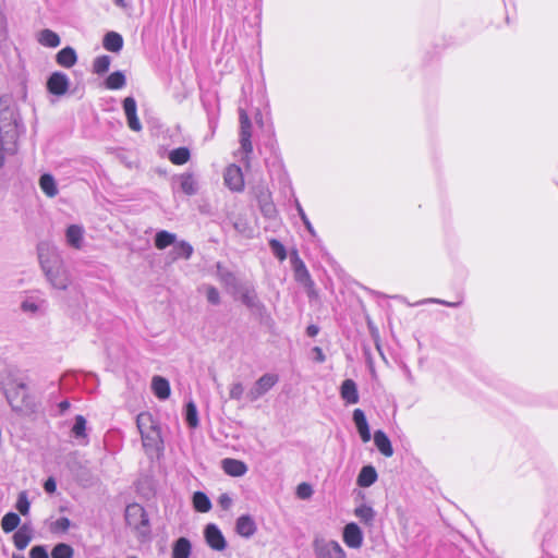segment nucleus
Returning a JSON list of instances; mask_svg holds the SVG:
<instances>
[{
	"mask_svg": "<svg viewBox=\"0 0 558 558\" xmlns=\"http://www.w3.org/2000/svg\"><path fill=\"white\" fill-rule=\"evenodd\" d=\"M39 186L48 197H54L59 192L54 178L49 173L40 177Z\"/></svg>",
	"mask_w": 558,
	"mask_h": 558,
	"instance_id": "29",
	"label": "nucleus"
},
{
	"mask_svg": "<svg viewBox=\"0 0 558 558\" xmlns=\"http://www.w3.org/2000/svg\"><path fill=\"white\" fill-rule=\"evenodd\" d=\"M174 247L172 250L173 259L184 258L189 259L193 254V247L190 243L185 241H180L173 244Z\"/></svg>",
	"mask_w": 558,
	"mask_h": 558,
	"instance_id": "32",
	"label": "nucleus"
},
{
	"mask_svg": "<svg viewBox=\"0 0 558 558\" xmlns=\"http://www.w3.org/2000/svg\"><path fill=\"white\" fill-rule=\"evenodd\" d=\"M110 62L111 60L108 56L97 57L93 62L94 72L97 74H102L107 72L109 70Z\"/></svg>",
	"mask_w": 558,
	"mask_h": 558,
	"instance_id": "40",
	"label": "nucleus"
},
{
	"mask_svg": "<svg viewBox=\"0 0 558 558\" xmlns=\"http://www.w3.org/2000/svg\"><path fill=\"white\" fill-rule=\"evenodd\" d=\"M295 207H296L299 216H300L301 220L303 221L305 228L313 236H315L316 231H315L314 227L312 226L311 221L308 220V218H307L304 209L302 208L301 204L299 203V201H295Z\"/></svg>",
	"mask_w": 558,
	"mask_h": 558,
	"instance_id": "47",
	"label": "nucleus"
},
{
	"mask_svg": "<svg viewBox=\"0 0 558 558\" xmlns=\"http://www.w3.org/2000/svg\"><path fill=\"white\" fill-rule=\"evenodd\" d=\"M37 252L40 267L50 286L53 289L66 290L72 282L71 275L58 248L48 242H41Z\"/></svg>",
	"mask_w": 558,
	"mask_h": 558,
	"instance_id": "1",
	"label": "nucleus"
},
{
	"mask_svg": "<svg viewBox=\"0 0 558 558\" xmlns=\"http://www.w3.org/2000/svg\"><path fill=\"white\" fill-rule=\"evenodd\" d=\"M313 495V488L307 483H301L296 487V496L300 499L306 500L310 499Z\"/></svg>",
	"mask_w": 558,
	"mask_h": 558,
	"instance_id": "49",
	"label": "nucleus"
},
{
	"mask_svg": "<svg viewBox=\"0 0 558 558\" xmlns=\"http://www.w3.org/2000/svg\"><path fill=\"white\" fill-rule=\"evenodd\" d=\"M33 538V529L29 524H23L13 535V542L17 549H25Z\"/></svg>",
	"mask_w": 558,
	"mask_h": 558,
	"instance_id": "20",
	"label": "nucleus"
},
{
	"mask_svg": "<svg viewBox=\"0 0 558 558\" xmlns=\"http://www.w3.org/2000/svg\"><path fill=\"white\" fill-rule=\"evenodd\" d=\"M218 504L222 509L228 510L232 506V498L228 494H221Z\"/></svg>",
	"mask_w": 558,
	"mask_h": 558,
	"instance_id": "53",
	"label": "nucleus"
},
{
	"mask_svg": "<svg viewBox=\"0 0 558 558\" xmlns=\"http://www.w3.org/2000/svg\"><path fill=\"white\" fill-rule=\"evenodd\" d=\"M270 248L276 257L280 260L286 259L287 253L284 246L278 240H270L269 242Z\"/></svg>",
	"mask_w": 558,
	"mask_h": 558,
	"instance_id": "48",
	"label": "nucleus"
},
{
	"mask_svg": "<svg viewBox=\"0 0 558 558\" xmlns=\"http://www.w3.org/2000/svg\"><path fill=\"white\" fill-rule=\"evenodd\" d=\"M177 236L174 233L166 230L158 231L155 235V246L158 250H165L166 247L175 243Z\"/></svg>",
	"mask_w": 558,
	"mask_h": 558,
	"instance_id": "31",
	"label": "nucleus"
},
{
	"mask_svg": "<svg viewBox=\"0 0 558 558\" xmlns=\"http://www.w3.org/2000/svg\"><path fill=\"white\" fill-rule=\"evenodd\" d=\"M102 45L108 51L119 52L123 47V38L116 32H109L105 35Z\"/></svg>",
	"mask_w": 558,
	"mask_h": 558,
	"instance_id": "26",
	"label": "nucleus"
},
{
	"mask_svg": "<svg viewBox=\"0 0 558 558\" xmlns=\"http://www.w3.org/2000/svg\"><path fill=\"white\" fill-rule=\"evenodd\" d=\"M3 25H4V19H3L2 13L0 12V29L3 28Z\"/></svg>",
	"mask_w": 558,
	"mask_h": 558,
	"instance_id": "59",
	"label": "nucleus"
},
{
	"mask_svg": "<svg viewBox=\"0 0 558 558\" xmlns=\"http://www.w3.org/2000/svg\"><path fill=\"white\" fill-rule=\"evenodd\" d=\"M193 506L199 512H208L211 509V502L209 498L202 492L194 493Z\"/></svg>",
	"mask_w": 558,
	"mask_h": 558,
	"instance_id": "35",
	"label": "nucleus"
},
{
	"mask_svg": "<svg viewBox=\"0 0 558 558\" xmlns=\"http://www.w3.org/2000/svg\"><path fill=\"white\" fill-rule=\"evenodd\" d=\"M354 513L360 520L366 523L373 521L374 519V510L365 505L357 507Z\"/></svg>",
	"mask_w": 558,
	"mask_h": 558,
	"instance_id": "41",
	"label": "nucleus"
},
{
	"mask_svg": "<svg viewBox=\"0 0 558 558\" xmlns=\"http://www.w3.org/2000/svg\"><path fill=\"white\" fill-rule=\"evenodd\" d=\"M85 430H86V420L84 418V416L77 415L75 417V423L72 428V432L76 438H80V437L86 436Z\"/></svg>",
	"mask_w": 558,
	"mask_h": 558,
	"instance_id": "42",
	"label": "nucleus"
},
{
	"mask_svg": "<svg viewBox=\"0 0 558 558\" xmlns=\"http://www.w3.org/2000/svg\"><path fill=\"white\" fill-rule=\"evenodd\" d=\"M13 558H25V557H23V556H15L14 555Z\"/></svg>",
	"mask_w": 558,
	"mask_h": 558,
	"instance_id": "61",
	"label": "nucleus"
},
{
	"mask_svg": "<svg viewBox=\"0 0 558 558\" xmlns=\"http://www.w3.org/2000/svg\"><path fill=\"white\" fill-rule=\"evenodd\" d=\"M295 277L299 281H305L310 279L308 271L302 263L295 268Z\"/></svg>",
	"mask_w": 558,
	"mask_h": 558,
	"instance_id": "52",
	"label": "nucleus"
},
{
	"mask_svg": "<svg viewBox=\"0 0 558 558\" xmlns=\"http://www.w3.org/2000/svg\"><path fill=\"white\" fill-rule=\"evenodd\" d=\"M232 295L239 296L241 302L252 311H262L264 305L258 300L255 289L251 284H241Z\"/></svg>",
	"mask_w": 558,
	"mask_h": 558,
	"instance_id": "8",
	"label": "nucleus"
},
{
	"mask_svg": "<svg viewBox=\"0 0 558 558\" xmlns=\"http://www.w3.org/2000/svg\"><path fill=\"white\" fill-rule=\"evenodd\" d=\"M353 422L357 428L362 441L368 442L371 440V432L365 414L361 409H355L353 411Z\"/></svg>",
	"mask_w": 558,
	"mask_h": 558,
	"instance_id": "19",
	"label": "nucleus"
},
{
	"mask_svg": "<svg viewBox=\"0 0 558 558\" xmlns=\"http://www.w3.org/2000/svg\"><path fill=\"white\" fill-rule=\"evenodd\" d=\"M244 393V386L240 381H234L229 387V398L231 400H241Z\"/></svg>",
	"mask_w": 558,
	"mask_h": 558,
	"instance_id": "44",
	"label": "nucleus"
},
{
	"mask_svg": "<svg viewBox=\"0 0 558 558\" xmlns=\"http://www.w3.org/2000/svg\"><path fill=\"white\" fill-rule=\"evenodd\" d=\"M185 421L191 428H196L199 424L197 408L193 401L186 403Z\"/></svg>",
	"mask_w": 558,
	"mask_h": 558,
	"instance_id": "37",
	"label": "nucleus"
},
{
	"mask_svg": "<svg viewBox=\"0 0 558 558\" xmlns=\"http://www.w3.org/2000/svg\"><path fill=\"white\" fill-rule=\"evenodd\" d=\"M240 123H241L240 134H244V132L251 133L252 123H251V120H250L247 113L243 109H240Z\"/></svg>",
	"mask_w": 558,
	"mask_h": 558,
	"instance_id": "50",
	"label": "nucleus"
},
{
	"mask_svg": "<svg viewBox=\"0 0 558 558\" xmlns=\"http://www.w3.org/2000/svg\"><path fill=\"white\" fill-rule=\"evenodd\" d=\"M8 402L13 411L29 415L37 411L38 403L28 391L24 384H19L7 395Z\"/></svg>",
	"mask_w": 558,
	"mask_h": 558,
	"instance_id": "3",
	"label": "nucleus"
},
{
	"mask_svg": "<svg viewBox=\"0 0 558 558\" xmlns=\"http://www.w3.org/2000/svg\"><path fill=\"white\" fill-rule=\"evenodd\" d=\"M136 424L145 447H153L158 444L160 434L149 413L138 414Z\"/></svg>",
	"mask_w": 558,
	"mask_h": 558,
	"instance_id": "6",
	"label": "nucleus"
},
{
	"mask_svg": "<svg viewBox=\"0 0 558 558\" xmlns=\"http://www.w3.org/2000/svg\"><path fill=\"white\" fill-rule=\"evenodd\" d=\"M422 303H437V304H442V305L450 306V307H456V306L460 305V302L452 303V302H447V301L439 300V299H428V300L422 301Z\"/></svg>",
	"mask_w": 558,
	"mask_h": 558,
	"instance_id": "55",
	"label": "nucleus"
},
{
	"mask_svg": "<svg viewBox=\"0 0 558 558\" xmlns=\"http://www.w3.org/2000/svg\"><path fill=\"white\" fill-rule=\"evenodd\" d=\"M21 523L19 514L15 512H8L1 519V529L4 533L13 532Z\"/></svg>",
	"mask_w": 558,
	"mask_h": 558,
	"instance_id": "33",
	"label": "nucleus"
},
{
	"mask_svg": "<svg viewBox=\"0 0 558 558\" xmlns=\"http://www.w3.org/2000/svg\"><path fill=\"white\" fill-rule=\"evenodd\" d=\"M374 442L379 452L385 457H391L393 454L391 441L383 430H376L374 433Z\"/></svg>",
	"mask_w": 558,
	"mask_h": 558,
	"instance_id": "22",
	"label": "nucleus"
},
{
	"mask_svg": "<svg viewBox=\"0 0 558 558\" xmlns=\"http://www.w3.org/2000/svg\"><path fill=\"white\" fill-rule=\"evenodd\" d=\"M52 558H72L73 557V548L64 543H60L56 545L51 551Z\"/></svg>",
	"mask_w": 558,
	"mask_h": 558,
	"instance_id": "39",
	"label": "nucleus"
},
{
	"mask_svg": "<svg viewBox=\"0 0 558 558\" xmlns=\"http://www.w3.org/2000/svg\"><path fill=\"white\" fill-rule=\"evenodd\" d=\"M15 509L22 514L27 515L31 509V501L28 500L27 493L25 490L21 492L17 496V500L15 504Z\"/></svg>",
	"mask_w": 558,
	"mask_h": 558,
	"instance_id": "38",
	"label": "nucleus"
},
{
	"mask_svg": "<svg viewBox=\"0 0 558 558\" xmlns=\"http://www.w3.org/2000/svg\"><path fill=\"white\" fill-rule=\"evenodd\" d=\"M125 83V76L121 71L111 73L106 80V86L109 89H121Z\"/></svg>",
	"mask_w": 558,
	"mask_h": 558,
	"instance_id": "36",
	"label": "nucleus"
},
{
	"mask_svg": "<svg viewBox=\"0 0 558 558\" xmlns=\"http://www.w3.org/2000/svg\"><path fill=\"white\" fill-rule=\"evenodd\" d=\"M123 109L126 116L128 125L132 131L138 132L142 130V124L136 114V101L133 97H126L123 100Z\"/></svg>",
	"mask_w": 558,
	"mask_h": 558,
	"instance_id": "15",
	"label": "nucleus"
},
{
	"mask_svg": "<svg viewBox=\"0 0 558 558\" xmlns=\"http://www.w3.org/2000/svg\"><path fill=\"white\" fill-rule=\"evenodd\" d=\"M22 130L21 119L10 98H0V168L7 154H13Z\"/></svg>",
	"mask_w": 558,
	"mask_h": 558,
	"instance_id": "2",
	"label": "nucleus"
},
{
	"mask_svg": "<svg viewBox=\"0 0 558 558\" xmlns=\"http://www.w3.org/2000/svg\"><path fill=\"white\" fill-rule=\"evenodd\" d=\"M279 380L277 374L266 373L260 376L246 393V398L251 402H255L265 396Z\"/></svg>",
	"mask_w": 558,
	"mask_h": 558,
	"instance_id": "7",
	"label": "nucleus"
},
{
	"mask_svg": "<svg viewBox=\"0 0 558 558\" xmlns=\"http://www.w3.org/2000/svg\"><path fill=\"white\" fill-rule=\"evenodd\" d=\"M151 390L154 395L160 399L166 400L170 396V384L168 379L161 377V376H154L151 379Z\"/></svg>",
	"mask_w": 558,
	"mask_h": 558,
	"instance_id": "21",
	"label": "nucleus"
},
{
	"mask_svg": "<svg viewBox=\"0 0 558 558\" xmlns=\"http://www.w3.org/2000/svg\"><path fill=\"white\" fill-rule=\"evenodd\" d=\"M204 535H205L207 545L211 549L217 550V551H221V550L226 549L227 541L216 524H214V523L207 524L205 527V531H204Z\"/></svg>",
	"mask_w": 558,
	"mask_h": 558,
	"instance_id": "10",
	"label": "nucleus"
},
{
	"mask_svg": "<svg viewBox=\"0 0 558 558\" xmlns=\"http://www.w3.org/2000/svg\"><path fill=\"white\" fill-rule=\"evenodd\" d=\"M191 154L186 147H179L169 153V160L173 165H184L190 160Z\"/></svg>",
	"mask_w": 558,
	"mask_h": 558,
	"instance_id": "34",
	"label": "nucleus"
},
{
	"mask_svg": "<svg viewBox=\"0 0 558 558\" xmlns=\"http://www.w3.org/2000/svg\"><path fill=\"white\" fill-rule=\"evenodd\" d=\"M218 279L232 294L241 284H239L236 277L229 270L218 266Z\"/></svg>",
	"mask_w": 558,
	"mask_h": 558,
	"instance_id": "25",
	"label": "nucleus"
},
{
	"mask_svg": "<svg viewBox=\"0 0 558 558\" xmlns=\"http://www.w3.org/2000/svg\"><path fill=\"white\" fill-rule=\"evenodd\" d=\"M181 191L186 195H194L198 191V184L192 173H182L178 177Z\"/></svg>",
	"mask_w": 558,
	"mask_h": 558,
	"instance_id": "23",
	"label": "nucleus"
},
{
	"mask_svg": "<svg viewBox=\"0 0 558 558\" xmlns=\"http://www.w3.org/2000/svg\"><path fill=\"white\" fill-rule=\"evenodd\" d=\"M315 558H347V553L335 539L316 536L313 541Z\"/></svg>",
	"mask_w": 558,
	"mask_h": 558,
	"instance_id": "5",
	"label": "nucleus"
},
{
	"mask_svg": "<svg viewBox=\"0 0 558 558\" xmlns=\"http://www.w3.org/2000/svg\"><path fill=\"white\" fill-rule=\"evenodd\" d=\"M114 3L118 5H123L124 1L123 0H114Z\"/></svg>",
	"mask_w": 558,
	"mask_h": 558,
	"instance_id": "60",
	"label": "nucleus"
},
{
	"mask_svg": "<svg viewBox=\"0 0 558 558\" xmlns=\"http://www.w3.org/2000/svg\"><path fill=\"white\" fill-rule=\"evenodd\" d=\"M314 351L317 353V360H318L319 362H324V361H325V355H324V353H323L322 349H320V348H318V347H316V348L314 349Z\"/></svg>",
	"mask_w": 558,
	"mask_h": 558,
	"instance_id": "58",
	"label": "nucleus"
},
{
	"mask_svg": "<svg viewBox=\"0 0 558 558\" xmlns=\"http://www.w3.org/2000/svg\"><path fill=\"white\" fill-rule=\"evenodd\" d=\"M203 289H204L206 299L209 303H211L214 305H218L220 303V295H219L218 290L215 287L205 286Z\"/></svg>",
	"mask_w": 558,
	"mask_h": 558,
	"instance_id": "46",
	"label": "nucleus"
},
{
	"mask_svg": "<svg viewBox=\"0 0 558 558\" xmlns=\"http://www.w3.org/2000/svg\"><path fill=\"white\" fill-rule=\"evenodd\" d=\"M225 184L234 192H241L244 187V178L242 170L236 165H230L223 173Z\"/></svg>",
	"mask_w": 558,
	"mask_h": 558,
	"instance_id": "9",
	"label": "nucleus"
},
{
	"mask_svg": "<svg viewBox=\"0 0 558 558\" xmlns=\"http://www.w3.org/2000/svg\"><path fill=\"white\" fill-rule=\"evenodd\" d=\"M70 86V80L66 74L62 72H54L50 75L47 82L48 90L57 96L64 95Z\"/></svg>",
	"mask_w": 558,
	"mask_h": 558,
	"instance_id": "11",
	"label": "nucleus"
},
{
	"mask_svg": "<svg viewBox=\"0 0 558 558\" xmlns=\"http://www.w3.org/2000/svg\"><path fill=\"white\" fill-rule=\"evenodd\" d=\"M57 62L59 65L64 68H71L76 63V52L71 47H65L57 53Z\"/></svg>",
	"mask_w": 558,
	"mask_h": 558,
	"instance_id": "27",
	"label": "nucleus"
},
{
	"mask_svg": "<svg viewBox=\"0 0 558 558\" xmlns=\"http://www.w3.org/2000/svg\"><path fill=\"white\" fill-rule=\"evenodd\" d=\"M29 558H49L47 549L41 546H34L29 551Z\"/></svg>",
	"mask_w": 558,
	"mask_h": 558,
	"instance_id": "51",
	"label": "nucleus"
},
{
	"mask_svg": "<svg viewBox=\"0 0 558 558\" xmlns=\"http://www.w3.org/2000/svg\"><path fill=\"white\" fill-rule=\"evenodd\" d=\"M340 396L348 404H355L359 402L357 386L354 380L345 379L340 387Z\"/></svg>",
	"mask_w": 558,
	"mask_h": 558,
	"instance_id": "18",
	"label": "nucleus"
},
{
	"mask_svg": "<svg viewBox=\"0 0 558 558\" xmlns=\"http://www.w3.org/2000/svg\"><path fill=\"white\" fill-rule=\"evenodd\" d=\"M251 133L244 132V134H240V144L241 149L244 153L245 157L243 159H246L247 156L252 153L253 146L251 142Z\"/></svg>",
	"mask_w": 558,
	"mask_h": 558,
	"instance_id": "45",
	"label": "nucleus"
},
{
	"mask_svg": "<svg viewBox=\"0 0 558 558\" xmlns=\"http://www.w3.org/2000/svg\"><path fill=\"white\" fill-rule=\"evenodd\" d=\"M58 408H59V411H60V414H63L65 411L69 410L70 408V402L66 401V400H63L61 401L59 404H58Z\"/></svg>",
	"mask_w": 558,
	"mask_h": 558,
	"instance_id": "56",
	"label": "nucleus"
},
{
	"mask_svg": "<svg viewBox=\"0 0 558 558\" xmlns=\"http://www.w3.org/2000/svg\"><path fill=\"white\" fill-rule=\"evenodd\" d=\"M256 530V523L251 515L243 514L236 519L235 531L240 536L250 538L255 534Z\"/></svg>",
	"mask_w": 558,
	"mask_h": 558,
	"instance_id": "16",
	"label": "nucleus"
},
{
	"mask_svg": "<svg viewBox=\"0 0 558 558\" xmlns=\"http://www.w3.org/2000/svg\"><path fill=\"white\" fill-rule=\"evenodd\" d=\"M21 310L31 315L44 314L47 310V301L39 295H28L22 301Z\"/></svg>",
	"mask_w": 558,
	"mask_h": 558,
	"instance_id": "12",
	"label": "nucleus"
},
{
	"mask_svg": "<svg viewBox=\"0 0 558 558\" xmlns=\"http://www.w3.org/2000/svg\"><path fill=\"white\" fill-rule=\"evenodd\" d=\"M306 331L310 337H315L318 333V327L315 325H311L307 327Z\"/></svg>",
	"mask_w": 558,
	"mask_h": 558,
	"instance_id": "57",
	"label": "nucleus"
},
{
	"mask_svg": "<svg viewBox=\"0 0 558 558\" xmlns=\"http://www.w3.org/2000/svg\"><path fill=\"white\" fill-rule=\"evenodd\" d=\"M84 234L85 230L80 225H70L65 230V242L74 248L81 250L84 246Z\"/></svg>",
	"mask_w": 558,
	"mask_h": 558,
	"instance_id": "14",
	"label": "nucleus"
},
{
	"mask_svg": "<svg viewBox=\"0 0 558 558\" xmlns=\"http://www.w3.org/2000/svg\"><path fill=\"white\" fill-rule=\"evenodd\" d=\"M343 542L350 548L357 549L363 544V533L357 524L349 523L343 529Z\"/></svg>",
	"mask_w": 558,
	"mask_h": 558,
	"instance_id": "13",
	"label": "nucleus"
},
{
	"mask_svg": "<svg viewBox=\"0 0 558 558\" xmlns=\"http://www.w3.org/2000/svg\"><path fill=\"white\" fill-rule=\"evenodd\" d=\"M44 489L48 493V494H53L57 489V483L54 481L53 477H49L46 480L45 484H44Z\"/></svg>",
	"mask_w": 558,
	"mask_h": 558,
	"instance_id": "54",
	"label": "nucleus"
},
{
	"mask_svg": "<svg viewBox=\"0 0 558 558\" xmlns=\"http://www.w3.org/2000/svg\"><path fill=\"white\" fill-rule=\"evenodd\" d=\"M125 521L130 527L141 536L149 533L148 517L145 509L138 504H131L125 509Z\"/></svg>",
	"mask_w": 558,
	"mask_h": 558,
	"instance_id": "4",
	"label": "nucleus"
},
{
	"mask_svg": "<svg viewBox=\"0 0 558 558\" xmlns=\"http://www.w3.org/2000/svg\"><path fill=\"white\" fill-rule=\"evenodd\" d=\"M377 472L374 466L366 465L363 466L357 476V485L360 487H369L377 481Z\"/></svg>",
	"mask_w": 558,
	"mask_h": 558,
	"instance_id": "24",
	"label": "nucleus"
},
{
	"mask_svg": "<svg viewBox=\"0 0 558 558\" xmlns=\"http://www.w3.org/2000/svg\"><path fill=\"white\" fill-rule=\"evenodd\" d=\"M221 468L226 474L234 477L243 476L247 472V465L243 461L231 458L223 459Z\"/></svg>",
	"mask_w": 558,
	"mask_h": 558,
	"instance_id": "17",
	"label": "nucleus"
},
{
	"mask_svg": "<svg viewBox=\"0 0 558 558\" xmlns=\"http://www.w3.org/2000/svg\"><path fill=\"white\" fill-rule=\"evenodd\" d=\"M70 525H71L70 520L68 518L63 517V518H59L58 520L52 522L50 530L53 533H63L69 530Z\"/></svg>",
	"mask_w": 558,
	"mask_h": 558,
	"instance_id": "43",
	"label": "nucleus"
},
{
	"mask_svg": "<svg viewBox=\"0 0 558 558\" xmlns=\"http://www.w3.org/2000/svg\"><path fill=\"white\" fill-rule=\"evenodd\" d=\"M191 542L185 537H180L173 544L172 558H190Z\"/></svg>",
	"mask_w": 558,
	"mask_h": 558,
	"instance_id": "28",
	"label": "nucleus"
},
{
	"mask_svg": "<svg viewBox=\"0 0 558 558\" xmlns=\"http://www.w3.org/2000/svg\"><path fill=\"white\" fill-rule=\"evenodd\" d=\"M37 39L45 47L56 48L60 45L59 35L50 29L39 32Z\"/></svg>",
	"mask_w": 558,
	"mask_h": 558,
	"instance_id": "30",
	"label": "nucleus"
}]
</instances>
